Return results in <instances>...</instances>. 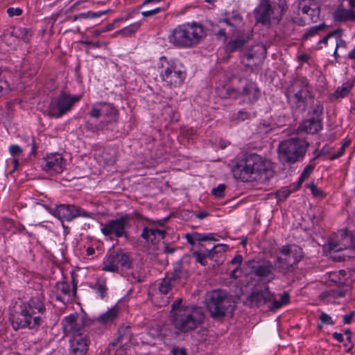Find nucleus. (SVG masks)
Instances as JSON below:
<instances>
[{
	"label": "nucleus",
	"mask_w": 355,
	"mask_h": 355,
	"mask_svg": "<svg viewBox=\"0 0 355 355\" xmlns=\"http://www.w3.org/2000/svg\"><path fill=\"white\" fill-rule=\"evenodd\" d=\"M233 177L242 182H265L274 175L272 163L256 153L246 154L232 167Z\"/></svg>",
	"instance_id": "nucleus-1"
},
{
	"label": "nucleus",
	"mask_w": 355,
	"mask_h": 355,
	"mask_svg": "<svg viewBox=\"0 0 355 355\" xmlns=\"http://www.w3.org/2000/svg\"><path fill=\"white\" fill-rule=\"evenodd\" d=\"M43 299L42 294L37 293L19 305V310L10 316L12 327L15 330L28 329L37 331L39 329L46 312Z\"/></svg>",
	"instance_id": "nucleus-2"
},
{
	"label": "nucleus",
	"mask_w": 355,
	"mask_h": 355,
	"mask_svg": "<svg viewBox=\"0 0 355 355\" xmlns=\"http://www.w3.org/2000/svg\"><path fill=\"white\" fill-rule=\"evenodd\" d=\"M285 95L292 107L302 112L306 110L314 101L311 86L303 76H297L290 81L286 87Z\"/></svg>",
	"instance_id": "nucleus-3"
},
{
	"label": "nucleus",
	"mask_w": 355,
	"mask_h": 355,
	"mask_svg": "<svg viewBox=\"0 0 355 355\" xmlns=\"http://www.w3.org/2000/svg\"><path fill=\"white\" fill-rule=\"evenodd\" d=\"M205 37L202 24L193 21L177 26L168 37V42L178 48H191Z\"/></svg>",
	"instance_id": "nucleus-4"
},
{
	"label": "nucleus",
	"mask_w": 355,
	"mask_h": 355,
	"mask_svg": "<svg viewBox=\"0 0 355 355\" xmlns=\"http://www.w3.org/2000/svg\"><path fill=\"white\" fill-rule=\"evenodd\" d=\"M172 323L175 329L187 333L197 329L204 322L202 309L196 305H189L179 309L173 314Z\"/></svg>",
	"instance_id": "nucleus-5"
},
{
	"label": "nucleus",
	"mask_w": 355,
	"mask_h": 355,
	"mask_svg": "<svg viewBox=\"0 0 355 355\" xmlns=\"http://www.w3.org/2000/svg\"><path fill=\"white\" fill-rule=\"evenodd\" d=\"M279 253L275 261V266L284 275L293 273L304 256L302 248L296 245H283L279 248Z\"/></svg>",
	"instance_id": "nucleus-6"
},
{
	"label": "nucleus",
	"mask_w": 355,
	"mask_h": 355,
	"mask_svg": "<svg viewBox=\"0 0 355 355\" xmlns=\"http://www.w3.org/2000/svg\"><path fill=\"white\" fill-rule=\"evenodd\" d=\"M309 144L304 139L292 137L281 141L278 146V154L283 164H294L304 157Z\"/></svg>",
	"instance_id": "nucleus-7"
},
{
	"label": "nucleus",
	"mask_w": 355,
	"mask_h": 355,
	"mask_svg": "<svg viewBox=\"0 0 355 355\" xmlns=\"http://www.w3.org/2000/svg\"><path fill=\"white\" fill-rule=\"evenodd\" d=\"M159 69L161 79L170 87H180L187 77L186 71L178 65L175 60L165 56L160 58Z\"/></svg>",
	"instance_id": "nucleus-8"
},
{
	"label": "nucleus",
	"mask_w": 355,
	"mask_h": 355,
	"mask_svg": "<svg viewBox=\"0 0 355 355\" xmlns=\"http://www.w3.org/2000/svg\"><path fill=\"white\" fill-rule=\"evenodd\" d=\"M206 305L210 316L214 320H220L226 315L231 302L225 291L214 290L207 293Z\"/></svg>",
	"instance_id": "nucleus-9"
},
{
	"label": "nucleus",
	"mask_w": 355,
	"mask_h": 355,
	"mask_svg": "<svg viewBox=\"0 0 355 355\" xmlns=\"http://www.w3.org/2000/svg\"><path fill=\"white\" fill-rule=\"evenodd\" d=\"M80 100L79 96L62 92L51 100L47 110L48 115L53 118H60L69 112Z\"/></svg>",
	"instance_id": "nucleus-10"
},
{
	"label": "nucleus",
	"mask_w": 355,
	"mask_h": 355,
	"mask_svg": "<svg viewBox=\"0 0 355 355\" xmlns=\"http://www.w3.org/2000/svg\"><path fill=\"white\" fill-rule=\"evenodd\" d=\"M48 211L60 220L70 222L78 217L89 218L92 213L87 211L79 206L75 205L62 204L55 208H46Z\"/></svg>",
	"instance_id": "nucleus-11"
},
{
	"label": "nucleus",
	"mask_w": 355,
	"mask_h": 355,
	"mask_svg": "<svg viewBox=\"0 0 355 355\" xmlns=\"http://www.w3.org/2000/svg\"><path fill=\"white\" fill-rule=\"evenodd\" d=\"M247 300L251 308H259L268 303L271 304L272 300H274V293L270 291L269 286L266 284L255 286L252 289Z\"/></svg>",
	"instance_id": "nucleus-12"
},
{
	"label": "nucleus",
	"mask_w": 355,
	"mask_h": 355,
	"mask_svg": "<svg viewBox=\"0 0 355 355\" xmlns=\"http://www.w3.org/2000/svg\"><path fill=\"white\" fill-rule=\"evenodd\" d=\"M329 249L331 251L340 252L348 248L355 250V232L342 229L338 231L335 237L329 241Z\"/></svg>",
	"instance_id": "nucleus-13"
},
{
	"label": "nucleus",
	"mask_w": 355,
	"mask_h": 355,
	"mask_svg": "<svg viewBox=\"0 0 355 355\" xmlns=\"http://www.w3.org/2000/svg\"><path fill=\"white\" fill-rule=\"evenodd\" d=\"M62 324L64 334L71 338L77 334H84L83 327L85 326H89L88 319L84 320L81 318L79 321L77 314H70L64 317Z\"/></svg>",
	"instance_id": "nucleus-14"
},
{
	"label": "nucleus",
	"mask_w": 355,
	"mask_h": 355,
	"mask_svg": "<svg viewBox=\"0 0 355 355\" xmlns=\"http://www.w3.org/2000/svg\"><path fill=\"white\" fill-rule=\"evenodd\" d=\"M227 92L230 96L234 98L244 96L251 103L256 102L260 96V89L257 84L252 80H248L241 90L232 88L228 89Z\"/></svg>",
	"instance_id": "nucleus-15"
},
{
	"label": "nucleus",
	"mask_w": 355,
	"mask_h": 355,
	"mask_svg": "<svg viewBox=\"0 0 355 355\" xmlns=\"http://www.w3.org/2000/svg\"><path fill=\"white\" fill-rule=\"evenodd\" d=\"M67 161L60 153L50 154L44 158L42 168L49 174L53 175L61 173L65 168Z\"/></svg>",
	"instance_id": "nucleus-16"
},
{
	"label": "nucleus",
	"mask_w": 355,
	"mask_h": 355,
	"mask_svg": "<svg viewBox=\"0 0 355 355\" xmlns=\"http://www.w3.org/2000/svg\"><path fill=\"white\" fill-rule=\"evenodd\" d=\"M253 274L261 279H268L272 281L275 279L274 265L268 259H259L257 261H253L250 266Z\"/></svg>",
	"instance_id": "nucleus-17"
},
{
	"label": "nucleus",
	"mask_w": 355,
	"mask_h": 355,
	"mask_svg": "<svg viewBox=\"0 0 355 355\" xmlns=\"http://www.w3.org/2000/svg\"><path fill=\"white\" fill-rule=\"evenodd\" d=\"M323 107L321 105H317L313 111V116L303 121L302 128L309 134L317 133L322 129V114Z\"/></svg>",
	"instance_id": "nucleus-18"
},
{
	"label": "nucleus",
	"mask_w": 355,
	"mask_h": 355,
	"mask_svg": "<svg viewBox=\"0 0 355 355\" xmlns=\"http://www.w3.org/2000/svg\"><path fill=\"white\" fill-rule=\"evenodd\" d=\"M69 342L71 355H85L87 353L89 340L85 333L71 337Z\"/></svg>",
	"instance_id": "nucleus-19"
},
{
	"label": "nucleus",
	"mask_w": 355,
	"mask_h": 355,
	"mask_svg": "<svg viewBox=\"0 0 355 355\" xmlns=\"http://www.w3.org/2000/svg\"><path fill=\"white\" fill-rule=\"evenodd\" d=\"M299 9L306 15L311 22H316L320 14V6L316 0H303L299 3Z\"/></svg>",
	"instance_id": "nucleus-20"
},
{
	"label": "nucleus",
	"mask_w": 355,
	"mask_h": 355,
	"mask_svg": "<svg viewBox=\"0 0 355 355\" xmlns=\"http://www.w3.org/2000/svg\"><path fill=\"white\" fill-rule=\"evenodd\" d=\"M89 327L96 329V332L98 334L104 333L105 330L109 329L111 324V308L98 316L92 319H88Z\"/></svg>",
	"instance_id": "nucleus-21"
},
{
	"label": "nucleus",
	"mask_w": 355,
	"mask_h": 355,
	"mask_svg": "<svg viewBox=\"0 0 355 355\" xmlns=\"http://www.w3.org/2000/svg\"><path fill=\"white\" fill-rule=\"evenodd\" d=\"M254 12L257 23L269 25L270 24V15L273 12L270 0H261L260 4L255 8Z\"/></svg>",
	"instance_id": "nucleus-22"
},
{
	"label": "nucleus",
	"mask_w": 355,
	"mask_h": 355,
	"mask_svg": "<svg viewBox=\"0 0 355 355\" xmlns=\"http://www.w3.org/2000/svg\"><path fill=\"white\" fill-rule=\"evenodd\" d=\"M130 216L128 214H124L119 218L112 220V234L116 237L124 236L128 239L126 229L130 226Z\"/></svg>",
	"instance_id": "nucleus-23"
},
{
	"label": "nucleus",
	"mask_w": 355,
	"mask_h": 355,
	"mask_svg": "<svg viewBox=\"0 0 355 355\" xmlns=\"http://www.w3.org/2000/svg\"><path fill=\"white\" fill-rule=\"evenodd\" d=\"M175 284L182 283L185 282L189 276V272L183 265L181 260L174 263L173 272L167 274Z\"/></svg>",
	"instance_id": "nucleus-24"
},
{
	"label": "nucleus",
	"mask_w": 355,
	"mask_h": 355,
	"mask_svg": "<svg viewBox=\"0 0 355 355\" xmlns=\"http://www.w3.org/2000/svg\"><path fill=\"white\" fill-rule=\"evenodd\" d=\"M32 36L29 29L22 27H13L10 30H6L3 33L1 37L4 41L7 40L9 37H15L19 38L24 42H28Z\"/></svg>",
	"instance_id": "nucleus-25"
},
{
	"label": "nucleus",
	"mask_w": 355,
	"mask_h": 355,
	"mask_svg": "<svg viewBox=\"0 0 355 355\" xmlns=\"http://www.w3.org/2000/svg\"><path fill=\"white\" fill-rule=\"evenodd\" d=\"M118 264L123 268H130L132 259L129 254L121 250L117 252L115 254H112V272L118 271Z\"/></svg>",
	"instance_id": "nucleus-26"
},
{
	"label": "nucleus",
	"mask_w": 355,
	"mask_h": 355,
	"mask_svg": "<svg viewBox=\"0 0 355 355\" xmlns=\"http://www.w3.org/2000/svg\"><path fill=\"white\" fill-rule=\"evenodd\" d=\"M89 287L96 291L101 299L105 298L107 295V286L106 279L99 277L94 284H91Z\"/></svg>",
	"instance_id": "nucleus-27"
},
{
	"label": "nucleus",
	"mask_w": 355,
	"mask_h": 355,
	"mask_svg": "<svg viewBox=\"0 0 355 355\" xmlns=\"http://www.w3.org/2000/svg\"><path fill=\"white\" fill-rule=\"evenodd\" d=\"M334 18L336 21H355V11L353 9H338L334 12Z\"/></svg>",
	"instance_id": "nucleus-28"
},
{
	"label": "nucleus",
	"mask_w": 355,
	"mask_h": 355,
	"mask_svg": "<svg viewBox=\"0 0 355 355\" xmlns=\"http://www.w3.org/2000/svg\"><path fill=\"white\" fill-rule=\"evenodd\" d=\"M353 87V81L348 80L347 81L344 82L341 86L337 87L336 91L334 92L333 96L336 98H343L349 94Z\"/></svg>",
	"instance_id": "nucleus-29"
},
{
	"label": "nucleus",
	"mask_w": 355,
	"mask_h": 355,
	"mask_svg": "<svg viewBox=\"0 0 355 355\" xmlns=\"http://www.w3.org/2000/svg\"><path fill=\"white\" fill-rule=\"evenodd\" d=\"M141 26V22L137 21L133 24H132L130 26H128L119 31H117L114 33V35H121L124 37H130L133 35L140 28Z\"/></svg>",
	"instance_id": "nucleus-30"
},
{
	"label": "nucleus",
	"mask_w": 355,
	"mask_h": 355,
	"mask_svg": "<svg viewBox=\"0 0 355 355\" xmlns=\"http://www.w3.org/2000/svg\"><path fill=\"white\" fill-rule=\"evenodd\" d=\"M290 302V295L287 292H284L280 297V300H277L275 298V295L274 294V300H272V303L269 306V309L271 311H275V310L281 308L283 305L288 304Z\"/></svg>",
	"instance_id": "nucleus-31"
},
{
	"label": "nucleus",
	"mask_w": 355,
	"mask_h": 355,
	"mask_svg": "<svg viewBox=\"0 0 355 355\" xmlns=\"http://www.w3.org/2000/svg\"><path fill=\"white\" fill-rule=\"evenodd\" d=\"M327 28L324 23H322L318 26H312L308 28L302 35V40H306L309 38L318 34L321 31H324Z\"/></svg>",
	"instance_id": "nucleus-32"
},
{
	"label": "nucleus",
	"mask_w": 355,
	"mask_h": 355,
	"mask_svg": "<svg viewBox=\"0 0 355 355\" xmlns=\"http://www.w3.org/2000/svg\"><path fill=\"white\" fill-rule=\"evenodd\" d=\"M245 42L246 41L244 39H235L231 40L227 44L225 50L230 53L239 51L243 48Z\"/></svg>",
	"instance_id": "nucleus-33"
},
{
	"label": "nucleus",
	"mask_w": 355,
	"mask_h": 355,
	"mask_svg": "<svg viewBox=\"0 0 355 355\" xmlns=\"http://www.w3.org/2000/svg\"><path fill=\"white\" fill-rule=\"evenodd\" d=\"M129 327L121 326L119 328L117 331V336L114 338V341L112 342V345H115L117 343L123 341L124 340H129Z\"/></svg>",
	"instance_id": "nucleus-34"
},
{
	"label": "nucleus",
	"mask_w": 355,
	"mask_h": 355,
	"mask_svg": "<svg viewBox=\"0 0 355 355\" xmlns=\"http://www.w3.org/2000/svg\"><path fill=\"white\" fill-rule=\"evenodd\" d=\"M175 284L171 277L167 275L162 279L159 286V291L162 294H167L171 290L172 286Z\"/></svg>",
	"instance_id": "nucleus-35"
},
{
	"label": "nucleus",
	"mask_w": 355,
	"mask_h": 355,
	"mask_svg": "<svg viewBox=\"0 0 355 355\" xmlns=\"http://www.w3.org/2000/svg\"><path fill=\"white\" fill-rule=\"evenodd\" d=\"M256 112L250 113L245 110H240L236 114L233 116V120L237 121H244L245 120L249 119L252 117L256 116Z\"/></svg>",
	"instance_id": "nucleus-36"
},
{
	"label": "nucleus",
	"mask_w": 355,
	"mask_h": 355,
	"mask_svg": "<svg viewBox=\"0 0 355 355\" xmlns=\"http://www.w3.org/2000/svg\"><path fill=\"white\" fill-rule=\"evenodd\" d=\"M300 187H299V185L297 184V186L295 187L293 189H289L288 188H282L276 192V197L278 200L284 201L289 196V195L292 192L296 191Z\"/></svg>",
	"instance_id": "nucleus-37"
},
{
	"label": "nucleus",
	"mask_w": 355,
	"mask_h": 355,
	"mask_svg": "<svg viewBox=\"0 0 355 355\" xmlns=\"http://www.w3.org/2000/svg\"><path fill=\"white\" fill-rule=\"evenodd\" d=\"M228 245L226 244H217L208 250L209 257L213 259L215 254L225 252L228 250Z\"/></svg>",
	"instance_id": "nucleus-38"
},
{
	"label": "nucleus",
	"mask_w": 355,
	"mask_h": 355,
	"mask_svg": "<svg viewBox=\"0 0 355 355\" xmlns=\"http://www.w3.org/2000/svg\"><path fill=\"white\" fill-rule=\"evenodd\" d=\"M311 162H310V163L304 168L298 180L299 187H300L302 182L309 178L311 173H313L315 165L311 164Z\"/></svg>",
	"instance_id": "nucleus-39"
},
{
	"label": "nucleus",
	"mask_w": 355,
	"mask_h": 355,
	"mask_svg": "<svg viewBox=\"0 0 355 355\" xmlns=\"http://www.w3.org/2000/svg\"><path fill=\"white\" fill-rule=\"evenodd\" d=\"M350 144L351 139H345L339 150L336 153L330 155L329 157V159L334 160L340 157L345 153L346 148L350 145Z\"/></svg>",
	"instance_id": "nucleus-40"
},
{
	"label": "nucleus",
	"mask_w": 355,
	"mask_h": 355,
	"mask_svg": "<svg viewBox=\"0 0 355 355\" xmlns=\"http://www.w3.org/2000/svg\"><path fill=\"white\" fill-rule=\"evenodd\" d=\"M153 232H157V236H160L162 239H164L166 234L165 230L158 229H150L148 227H144L141 234V236L142 238H145L146 236H148V233H150V235H153Z\"/></svg>",
	"instance_id": "nucleus-41"
},
{
	"label": "nucleus",
	"mask_w": 355,
	"mask_h": 355,
	"mask_svg": "<svg viewBox=\"0 0 355 355\" xmlns=\"http://www.w3.org/2000/svg\"><path fill=\"white\" fill-rule=\"evenodd\" d=\"M208 250H206L205 253H201L198 251H194L192 252V256L196 259V261L200 263L202 266H206L207 262L206 261L207 257H209Z\"/></svg>",
	"instance_id": "nucleus-42"
},
{
	"label": "nucleus",
	"mask_w": 355,
	"mask_h": 355,
	"mask_svg": "<svg viewBox=\"0 0 355 355\" xmlns=\"http://www.w3.org/2000/svg\"><path fill=\"white\" fill-rule=\"evenodd\" d=\"M191 234L196 241H216L213 234H204L198 232H193Z\"/></svg>",
	"instance_id": "nucleus-43"
},
{
	"label": "nucleus",
	"mask_w": 355,
	"mask_h": 355,
	"mask_svg": "<svg viewBox=\"0 0 355 355\" xmlns=\"http://www.w3.org/2000/svg\"><path fill=\"white\" fill-rule=\"evenodd\" d=\"M226 185L225 184H220L217 187H214L211 190V193L216 198H221L225 196V191Z\"/></svg>",
	"instance_id": "nucleus-44"
},
{
	"label": "nucleus",
	"mask_w": 355,
	"mask_h": 355,
	"mask_svg": "<svg viewBox=\"0 0 355 355\" xmlns=\"http://www.w3.org/2000/svg\"><path fill=\"white\" fill-rule=\"evenodd\" d=\"M126 307V304H125V302L123 301H119V302L114 306H112V320L116 318L120 312L125 309Z\"/></svg>",
	"instance_id": "nucleus-45"
},
{
	"label": "nucleus",
	"mask_w": 355,
	"mask_h": 355,
	"mask_svg": "<svg viewBox=\"0 0 355 355\" xmlns=\"http://www.w3.org/2000/svg\"><path fill=\"white\" fill-rule=\"evenodd\" d=\"M56 288L64 295L70 294V286L67 282H59L56 284Z\"/></svg>",
	"instance_id": "nucleus-46"
},
{
	"label": "nucleus",
	"mask_w": 355,
	"mask_h": 355,
	"mask_svg": "<svg viewBox=\"0 0 355 355\" xmlns=\"http://www.w3.org/2000/svg\"><path fill=\"white\" fill-rule=\"evenodd\" d=\"M102 12H83L79 14L78 15H76L73 17V21H76L79 19L82 18H95L98 17L102 15Z\"/></svg>",
	"instance_id": "nucleus-47"
},
{
	"label": "nucleus",
	"mask_w": 355,
	"mask_h": 355,
	"mask_svg": "<svg viewBox=\"0 0 355 355\" xmlns=\"http://www.w3.org/2000/svg\"><path fill=\"white\" fill-rule=\"evenodd\" d=\"M98 103H101L99 107L101 115L109 116L111 114V105L109 103L100 101Z\"/></svg>",
	"instance_id": "nucleus-48"
},
{
	"label": "nucleus",
	"mask_w": 355,
	"mask_h": 355,
	"mask_svg": "<svg viewBox=\"0 0 355 355\" xmlns=\"http://www.w3.org/2000/svg\"><path fill=\"white\" fill-rule=\"evenodd\" d=\"M336 48L338 49L339 48H347L346 42L342 38V29L340 28V32L338 34L336 35Z\"/></svg>",
	"instance_id": "nucleus-49"
},
{
	"label": "nucleus",
	"mask_w": 355,
	"mask_h": 355,
	"mask_svg": "<svg viewBox=\"0 0 355 355\" xmlns=\"http://www.w3.org/2000/svg\"><path fill=\"white\" fill-rule=\"evenodd\" d=\"M308 187L310 189L312 194L314 196L324 197V192L320 190L314 183L309 184Z\"/></svg>",
	"instance_id": "nucleus-50"
},
{
	"label": "nucleus",
	"mask_w": 355,
	"mask_h": 355,
	"mask_svg": "<svg viewBox=\"0 0 355 355\" xmlns=\"http://www.w3.org/2000/svg\"><path fill=\"white\" fill-rule=\"evenodd\" d=\"M137 12H138L137 11H135V10L128 11L122 17L115 19L112 21V25L114 24H115V23H117V22H119V21H123V20H128V19H129L130 18H132L134 15L137 13Z\"/></svg>",
	"instance_id": "nucleus-51"
},
{
	"label": "nucleus",
	"mask_w": 355,
	"mask_h": 355,
	"mask_svg": "<svg viewBox=\"0 0 355 355\" xmlns=\"http://www.w3.org/2000/svg\"><path fill=\"white\" fill-rule=\"evenodd\" d=\"M9 151L15 157H19L23 153V150L18 145H11L9 147Z\"/></svg>",
	"instance_id": "nucleus-52"
},
{
	"label": "nucleus",
	"mask_w": 355,
	"mask_h": 355,
	"mask_svg": "<svg viewBox=\"0 0 355 355\" xmlns=\"http://www.w3.org/2000/svg\"><path fill=\"white\" fill-rule=\"evenodd\" d=\"M23 12L22 9L20 8L10 7L7 9V13L10 17L15 16H20Z\"/></svg>",
	"instance_id": "nucleus-53"
},
{
	"label": "nucleus",
	"mask_w": 355,
	"mask_h": 355,
	"mask_svg": "<svg viewBox=\"0 0 355 355\" xmlns=\"http://www.w3.org/2000/svg\"><path fill=\"white\" fill-rule=\"evenodd\" d=\"M99 105H101V103H98V102H96L92 109L91 110V111L89 112V115L92 116V117H94V118H98L100 116H101V111H100V107Z\"/></svg>",
	"instance_id": "nucleus-54"
},
{
	"label": "nucleus",
	"mask_w": 355,
	"mask_h": 355,
	"mask_svg": "<svg viewBox=\"0 0 355 355\" xmlns=\"http://www.w3.org/2000/svg\"><path fill=\"white\" fill-rule=\"evenodd\" d=\"M319 319L322 322V324H327L330 325L334 324V322L333 321L331 317L328 314L322 312L319 317Z\"/></svg>",
	"instance_id": "nucleus-55"
},
{
	"label": "nucleus",
	"mask_w": 355,
	"mask_h": 355,
	"mask_svg": "<svg viewBox=\"0 0 355 355\" xmlns=\"http://www.w3.org/2000/svg\"><path fill=\"white\" fill-rule=\"evenodd\" d=\"M182 300L181 298L177 299L171 305V315L173 316V313L179 309L183 307H187V306H182Z\"/></svg>",
	"instance_id": "nucleus-56"
},
{
	"label": "nucleus",
	"mask_w": 355,
	"mask_h": 355,
	"mask_svg": "<svg viewBox=\"0 0 355 355\" xmlns=\"http://www.w3.org/2000/svg\"><path fill=\"white\" fill-rule=\"evenodd\" d=\"M332 150V148L328 145H324L322 149L320 150V153L315 156L311 160V162H313L314 160H315L316 159H318L319 157H320L321 155H328L331 153Z\"/></svg>",
	"instance_id": "nucleus-57"
},
{
	"label": "nucleus",
	"mask_w": 355,
	"mask_h": 355,
	"mask_svg": "<svg viewBox=\"0 0 355 355\" xmlns=\"http://www.w3.org/2000/svg\"><path fill=\"white\" fill-rule=\"evenodd\" d=\"M340 32V28H338L336 30H334L330 33H329L327 35H325L322 39H321L318 42V44H326L328 42V40L331 38V37L336 36V34H338Z\"/></svg>",
	"instance_id": "nucleus-58"
},
{
	"label": "nucleus",
	"mask_w": 355,
	"mask_h": 355,
	"mask_svg": "<svg viewBox=\"0 0 355 355\" xmlns=\"http://www.w3.org/2000/svg\"><path fill=\"white\" fill-rule=\"evenodd\" d=\"M9 85L7 81L2 76V73L0 71V96L3 94L4 90H7Z\"/></svg>",
	"instance_id": "nucleus-59"
},
{
	"label": "nucleus",
	"mask_w": 355,
	"mask_h": 355,
	"mask_svg": "<svg viewBox=\"0 0 355 355\" xmlns=\"http://www.w3.org/2000/svg\"><path fill=\"white\" fill-rule=\"evenodd\" d=\"M242 262H243L242 255L236 254L231 260L230 263L232 265H236V267L241 268V265Z\"/></svg>",
	"instance_id": "nucleus-60"
},
{
	"label": "nucleus",
	"mask_w": 355,
	"mask_h": 355,
	"mask_svg": "<svg viewBox=\"0 0 355 355\" xmlns=\"http://www.w3.org/2000/svg\"><path fill=\"white\" fill-rule=\"evenodd\" d=\"M345 334L347 336V340L350 343L349 347L347 349V352H349L354 347V345L352 343V332L349 329L345 331Z\"/></svg>",
	"instance_id": "nucleus-61"
},
{
	"label": "nucleus",
	"mask_w": 355,
	"mask_h": 355,
	"mask_svg": "<svg viewBox=\"0 0 355 355\" xmlns=\"http://www.w3.org/2000/svg\"><path fill=\"white\" fill-rule=\"evenodd\" d=\"M128 280L131 281L132 282H142L144 281L138 272H132L128 277Z\"/></svg>",
	"instance_id": "nucleus-62"
},
{
	"label": "nucleus",
	"mask_w": 355,
	"mask_h": 355,
	"mask_svg": "<svg viewBox=\"0 0 355 355\" xmlns=\"http://www.w3.org/2000/svg\"><path fill=\"white\" fill-rule=\"evenodd\" d=\"M172 355H187V350L185 348L173 347L171 349Z\"/></svg>",
	"instance_id": "nucleus-63"
},
{
	"label": "nucleus",
	"mask_w": 355,
	"mask_h": 355,
	"mask_svg": "<svg viewBox=\"0 0 355 355\" xmlns=\"http://www.w3.org/2000/svg\"><path fill=\"white\" fill-rule=\"evenodd\" d=\"M355 312L351 311L349 314L345 315L343 316V323L344 324H350L352 323L353 318L354 317Z\"/></svg>",
	"instance_id": "nucleus-64"
}]
</instances>
